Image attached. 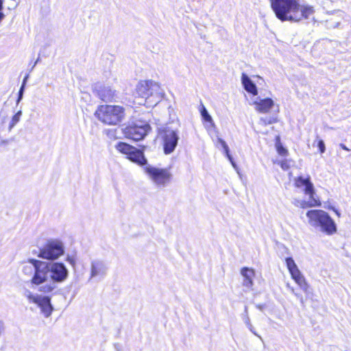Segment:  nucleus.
I'll list each match as a JSON object with an SVG mask.
<instances>
[{
  "instance_id": "39448f33",
  "label": "nucleus",
  "mask_w": 351,
  "mask_h": 351,
  "mask_svg": "<svg viewBox=\"0 0 351 351\" xmlns=\"http://www.w3.org/2000/svg\"><path fill=\"white\" fill-rule=\"evenodd\" d=\"M95 115L104 123L115 125L124 119L125 109L120 106L101 105L98 107Z\"/></svg>"
},
{
  "instance_id": "2f4dec72",
  "label": "nucleus",
  "mask_w": 351,
  "mask_h": 351,
  "mask_svg": "<svg viewBox=\"0 0 351 351\" xmlns=\"http://www.w3.org/2000/svg\"><path fill=\"white\" fill-rule=\"evenodd\" d=\"M5 330L4 323L2 321H0V336L3 332Z\"/></svg>"
},
{
  "instance_id": "e433bc0d",
  "label": "nucleus",
  "mask_w": 351,
  "mask_h": 351,
  "mask_svg": "<svg viewBox=\"0 0 351 351\" xmlns=\"http://www.w3.org/2000/svg\"><path fill=\"white\" fill-rule=\"evenodd\" d=\"M39 60H40V58H38V59L36 60V61L34 62V65H33V66H32V69H34V67L36 65V64L39 62Z\"/></svg>"
},
{
  "instance_id": "72a5a7b5",
  "label": "nucleus",
  "mask_w": 351,
  "mask_h": 351,
  "mask_svg": "<svg viewBox=\"0 0 351 351\" xmlns=\"http://www.w3.org/2000/svg\"><path fill=\"white\" fill-rule=\"evenodd\" d=\"M8 140H1L0 141V147L3 145H6L8 144Z\"/></svg>"
},
{
  "instance_id": "ddd939ff",
  "label": "nucleus",
  "mask_w": 351,
  "mask_h": 351,
  "mask_svg": "<svg viewBox=\"0 0 351 351\" xmlns=\"http://www.w3.org/2000/svg\"><path fill=\"white\" fill-rule=\"evenodd\" d=\"M109 266L107 262L101 258H93L90 263V277L88 280L94 278L99 280L104 278L108 271Z\"/></svg>"
},
{
  "instance_id": "f8f14e48",
  "label": "nucleus",
  "mask_w": 351,
  "mask_h": 351,
  "mask_svg": "<svg viewBox=\"0 0 351 351\" xmlns=\"http://www.w3.org/2000/svg\"><path fill=\"white\" fill-rule=\"evenodd\" d=\"M145 171L158 186H166L171 178V173L166 169H158L148 165L145 167Z\"/></svg>"
},
{
  "instance_id": "c756f323",
  "label": "nucleus",
  "mask_w": 351,
  "mask_h": 351,
  "mask_svg": "<svg viewBox=\"0 0 351 351\" xmlns=\"http://www.w3.org/2000/svg\"><path fill=\"white\" fill-rule=\"evenodd\" d=\"M317 147L319 149V152L323 154L325 150H326V147H325V143L324 142L323 140H319L317 143Z\"/></svg>"
},
{
  "instance_id": "4c0bfd02",
  "label": "nucleus",
  "mask_w": 351,
  "mask_h": 351,
  "mask_svg": "<svg viewBox=\"0 0 351 351\" xmlns=\"http://www.w3.org/2000/svg\"><path fill=\"white\" fill-rule=\"evenodd\" d=\"M243 313H248L247 306H245L244 312Z\"/></svg>"
},
{
  "instance_id": "20e7f679",
  "label": "nucleus",
  "mask_w": 351,
  "mask_h": 351,
  "mask_svg": "<svg viewBox=\"0 0 351 351\" xmlns=\"http://www.w3.org/2000/svg\"><path fill=\"white\" fill-rule=\"evenodd\" d=\"M50 282L40 286L38 290L48 293L56 289V284L64 282L69 278V271L64 263L58 261L49 262Z\"/></svg>"
},
{
  "instance_id": "0eeeda50",
  "label": "nucleus",
  "mask_w": 351,
  "mask_h": 351,
  "mask_svg": "<svg viewBox=\"0 0 351 351\" xmlns=\"http://www.w3.org/2000/svg\"><path fill=\"white\" fill-rule=\"evenodd\" d=\"M64 254V243L58 239H50L39 247L37 256L51 262L58 259Z\"/></svg>"
},
{
  "instance_id": "2eb2a0df",
  "label": "nucleus",
  "mask_w": 351,
  "mask_h": 351,
  "mask_svg": "<svg viewBox=\"0 0 351 351\" xmlns=\"http://www.w3.org/2000/svg\"><path fill=\"white\" fill-rule=\"evenodd\" d=\"M96 95L104 102H111L116 97V92L110 86L98 85L95 88Z\"/></svg>"
},
{
  "instance_id": "f704fd0d",
  "label": "nucleus",
  "mask_w": 351,
  "mask_h": 351,
  "mask_svg": "<svg viewBox=\"0 0 351 351\" xmlns=\"http://www.w3.org/2000/svg\"><path fill=\"white\" fill-rule=\"evenodd\" d=\"M340 147L344 150L349 151L350 149L343 143L339 145Z\"/></svg>"
},
{
  "instance_id": "412c9836",
  "label": "nucleus",
  "mask_w": 351,
  "mask_h": 351,
  "mask_svg": "<svg viewBox=\"0 0 351 351\" xmlns=\"http://www.w3.org/2000/svg\"><path fill=\"white\" fill-rule=\"evenodd\" d=\"M242 319L243 322L245 323V326L247 327V328L250 330L251 332H252L254 335L259 337L261 339H262L261 337L258 335L255 330L254 327L252 326L250 319L249 317L248 313H242L241 315Z\"/></svg>"
},
{
  "instance_id": "f03ea898",
  "label": "nucleus",
  "mask_w": 351,
  "mask_h": 351,
  "mask_svg": "<svg viewBox=\"0 0 351 351\" xmlns=\"http://www.w3.org/2000/svg\"><path fill=\"white\" fill-rule=\"evenodd\" d=\"M308 223L315 229L326 234L332 235L337 231L335 221L328 213L323 210H310L306 214Z\"/></svg>"
},
{
  "instance_id": "9d476101",
  "label": "nucleus",
  "mask_w": 351,
  "mask_h": 351,
  "mask_svg": "<svg viewBox=\"0 0 351 351\" xmlns=\"http://www.w3.org/2000/svg\"><path fill=\"white\" fill-rule=\"evenodd\" d=\"M115 147L119 152L126 155L127 158L132 162L141 166L147 165V160L141 150L123 142H119Z\"/></svg>"
},
{
  "instance_id": "cd10ccee",
  "label": "nucleus",
  "mask_w": 351,
  "mask_h": 351,
  "mask_svg": "<svg viewBox=\"0 0 351 351\" xmlns=\"http://www.w3.org/2000/svg\"><path fill=\"white\" fill-rule=\"evenodd\" d=\"M261 121L263 123V125H266L272 124V123L276 122V119L273 118V117L261 118Z\"/></svg>"
},
{
  "instance_id": "4468645a",
  "label": "nucleus",
  "mask_w": 351,
  "mask_h": 351,
  "mask_svg": "<svg viewBox=\"0 0 351 351\" xmlns=\"http://www.w3.org/2000/svg\"><path fill=\"white\" fill-rule=\"evenodd\" d=\"M286 265L292 278L300 287V288L305 292L307 291L308 285L300 271L299 270L294 260L291 257L285 258Z\"/></svg>"
},
{
  "instance_id": "9b49d317",
  "label": "nucleus",
  "mask_w": 351,
  "mask_h": 351,
  "mask_svg": "<svg viewBox=\"0 0 351 351\" xmlns=\"http://www.w3.org/2000/svg\"><path fill=\"white\" fill-rule=\"evenodd\" d=\"M149 130V125L142 121L132 123L122 129L123 132L127 138H130L135 141L144 138Z\"/></svg>"
},
{
  "instance_id": "c85d7f7f",
  "label": "nucleus",
  "mask_w": 351,
  "mask_h": 351,
  "mask_svg": "<svg viewBox=\"0 0 351 351\" xmlns=\"http://www.w3.org/2000/svg\"><path fill=\"white\" fill-rule=\"evenodd\" d=\"M24 90H25V86H21L19 89V91L18 98L16 100V104H19V103L22 100L23 97Z\"/></svg>"
},
{
  "instance_id": "6e6552de",
  "label": "nucleus",
  "mask_w": 351,
  "mask_h": 351,
  "mask_svg": "<svg viewBox=\"0 0 351 351\" xmlns=\"http://www.w3.org/2000/svg\"><path fill=\"white\" fill-rule=\"evenodd\" d=\"M159 135L163 143V149L165 154L172 153L178 145L179 140L178 131L166 125L160 129Z\"/></svg>"
},
{
  "instance_id": "5701e85b",
  "label": "nucleus",
  "mask_w": 351,
  "mask_h": 351,
  "mask_svg": "<svg viewBox=\"0 0 351 351\" xmlns=\"http://www.w3.org/2000/svg\"><path fill=\"white\" fill-rule=\"evenodd\" d=\"M200 113L203 120L210 123L212 126L215 125V123L213 121L211 116L209 114L208 110H206V107L204 105H202V107L200 108Z\"/></svg>"
},
{
  "instance_id": "a211bd4d",
  "label": "nucleus",
  "mask_w": 351,
  "mask_h": 351,
  "mask_svg": "<svg viewBox=\"0 0 351 351\" xmlns=\"http://www.w3.org/2000/svg\"><path fill=\"white\" fill-rule=\"evenodd\" d=\"M241 274L243 277V286L249 289L252 288L254 285L253 278L255 275L254 270L251 268L245 267L241 269Z\"/></svg>"
},
{
  "instance_id": "c9c22d12",
  "label": "nucleus",
  "mask_w": 351,
  "mask_h": 351,
  "mask_svg": "<svg viewBox=\"0 0 351 351\" xmlns=\"http://www.w3.org/2000/svg\"><path fill=\"white\" fill-rule=\"evenodd\" d=\"M330 208H331V209H332V210L335 211V213L337 214V215L338 217H339V216H340V213H339V212L337 210H336L334 207H331Z\"/></svg>"
},
{
  "instance_id": "aec40b11",
  "label": "nucleus",
  "mask_w": 351,
  "mask_h": 351,
  "mask_svg": "<svg viewBox=\"0 0 351 351\" xmlns=\"http://www.w3.org/2000/svg\"><path fill=\"white\" fill-rule=\"evenodd\" d=\"M217 145H220L223 147L227 158L231 162L232 166L234 167H236V164L233 161V158H232V156L229 153V147H228V145L226 144V143L225 142V141H223L221 138H217Z\"/></svg>"
},
{
  "instance_id": "f3484780",
  "label": "nucleus",
  "mask_w": 351,
  "mask_h": 351,
  "mask_svg": "<svg viewBox=\"0 0 351 351\" xmlns=\"http://www.w3.org/2000/svg\"><path fill=\"white\" fill-rule=\"evenodd\" d=\"M36 304L40 308L42 313L46 317H49L53 308L51 304V298L49 296L40 295Z\"/></svg>"
},
{
  "instance_id": "7c9ffc66",
  "label": "nucleus",
  "mask_w": 351,
  "mask_h": 351,
  "mask_svg": "<svg viewBox=\"0 0 351 351\" xmlns=\"http://www.w3.org/2000/svg\"><path fill=\"white\" fill-rule=\"evenodd\" d=\"M280 167L283 170H287L290 167L289 162L287 160H282L280 162Z\"/></svg>"
},
{
  "instance_id": "393cba45",
  "label": "nucleus",
  "mask_w": 351,
  "mask_h": 351,
  "mask_svg": "<svg viewBox=\"0 0 351 351\" xmlns=\"http://www.w3.org/2000/svg\"><path fill=\"white\" fill-rule=\"evenodd\" d=\"M22 115V111L19 110L12 118L11 122L10 123L8 130L11 131V130L14 127V125L19 121Z\"/></svg>"
},
{
  "instance_id": "423d86ee",
  "label": "nucleus",
  "mask_w": 351,
  "mask_h": 351,
  "mask_svg": "<svg viewBox=\"0 0 351 351\" xmlns=\"http://www.w3.org/2000/svg\"><path fill=\"white\" fill-rule=\"evenodd\" d=\"M295 186L297 188H304L303 191L306 195L309 196L308 201L306 202L304 200H295V205L300 206L302 208L308 207H317L321 206V202L315 195L314 186L311 181L310 176L304 178L302 176H298L295 178Z\"/></svg>"
},
{
  "instance_id": "a878e982",
  "label": "nucleus",
  "mask_w": 351,
  "mask_h": 351,
  "mask_svg": "<svg viewBox=\"0 0 351 351\" xmlns=\"http://www.w3.org/2000/svg\"><path fill=\"white\" fill-rule=\"evenodd\" d=\"M66 261L69 263L72 267L75 268L77 263L75 253L67 254L66 256Z\"/></svg>"
},
{
  "instance_id": "b1692460",
  "label": "nucleus",
  "mask_w": 351,
  "mask_h": 351,
  "mask_svg": "<svg viewBox=\"0 0 351 351\" xmlns=\"http://www.w3.org/2000/svg\"><path fill=\"white\" fill-rule=\"evenodd\" d=\"M23 295L27 298L29 302L35 303L38 302L40 295H34L29 290L25 289L23 292Z\"/></svg>"
},
{
  "instance_id": "4be33fe9",
  "label": "nucleus",
  "mask_w": 351,
  "mask_h": 351,
  "mask_svg": "<svg viewBox=\"0 0 351 351\" xmlns=\"http://www.w3.org/2000/svg\"><path fill=\"white\" fill-rule=\"evenodd\" d=\"M35 271V265L29 262V259L27 264L24 265L22 268V272L27 276L32 278Z\"/></svg>"
},
{
  "instance_id": "f257e3e1",
  "label": "nucleus",
  "mask_w": 351,
  "mask_h": 351,
  "mask_svg": "<svg viewBox=\"0 0 351 351\" xmlns=\"http://www.w3.org/2000/svg\"><path fill=\"white\" fill-rule=\"evenodd\" d=\"M276 18L281 21L299 22L315 13L313 6L300 4V0H269Z\"/></svg>"
},
{
  "instance_id": "58836bf2",
  "label": "nucleus",
  "mask_w": 351,
  "mask_h": 351,
  "mask_svg": "<svg viewBox=\"0 0 351 351\" xmlns=\"http://www.w3.org/2000/svg\"><path fill=\"white\" fill-rule=\"evenodd\" d=\"M256 307H257L258 308H259L260 310H262V308H263L262 305H259V304H258V305H256Z\"/></svg>"
},
{
  "instance_id": "473e14b6",
  "label": "nucleus",
  "mask_w": 351,
  "mask_h": 351,
  "mask_svg": "<svg viewBox=\"0 0 351 351\" xmlns=\"http://www.w3.org/2000/svg\"><path fill=\"white\" fill-rule=\"evenodd\" d=\"M29 77V74H27L23 79V83H22V85L21 86H24L25 87V84H26V82L27 81V79Z\"/></svg>"
},
{
  "instance_id": "7ed1b4c3",
  "label": "nucleus",
  "mask_w": 351,
  "mask_h": 351,
  "mask_svg": "<svg viewBox=\"0 0 351 351\" xmlns=\"http://www.w3.org/2000/svg\"><path fill=\"white\" fill-rule=\"evenodd\" d=\"M136 94L149 106L156 105L165 93L160 85L152 80L141 81L136 86Z\"/></svg>"
},
{
  "instance_id": "ea45409f",
  "label": "nucleus",
  "mask_w": 351,
  "mask_h": 351,
  "mask_svg": "<svg viewBox=\"0 0 351 351\" xmlns=\"http://www.w3.org/2000/svg\"><path fill=\"white\" fill-rule=\"evenodd\" d=\"M138 103H139V104H143V101H139Z\"/></svg>"
},
{
  "instance_id": "1a4fd4ad",
  "label": "nucleus",
  "mask_w": 351,
  "mask_h": 351,
  "mask_svg": "<svg viewBox=\"0 0 351 351\" xmlns=\"http://www.w3.org/2000/svg\"><path fill=\"white\" fill-rule=\"evenodd\" d=\"M29 262L35 265V271L31 278V283L40 286L50 280L49 262L29 258Z\"/></svg>"
},
{
  "instance_id": "dca6fc26",
  "label": "nucleus",
  "mask_w": 351,
  "mask_h": 351,
  "mask_svg": "<svg viewBox=\"0 0 351 351\" xmlns=\"http://www.w3.org/2000/svg\"><path fill=\"white\" fill-rule=\"evenodd\" d=\"M254 105H255V109L258 112L261 113H267L269 112V110L273 108L274 106V102L270 98H257V99L254 101Z\"/></svg>"
},
{
  "instance_id": "bb28decb",
  "label": "nucleus",
  "mask_w": 351,
  "mask_h": 351,
  "mask_svg": "<svg viewBox=\"0 0 351 351\" xmlns=\"http://www.w3.org/2000/svg\"><path fill=\"white\" fill-rule=\"evenodd\" d=\"M278 142L276 143V149L278 154L281 156H285L287 154V150L280 143V137H277Z\"/></svg>"
},
{
  "instance_id": "6ab92c4d",
  "label": "nucleus",
  "mask_w": 351,
  "mask_h": 351,
  "mask_svg": "<svg viewBox=\"0 0 351 351\" xmlns=\"http://www.w3.org/2000/svg\"><path fill=\"white\" fill-rule=\"evenodd\" d=\"M241 82L244 89L247 93H251L253 95H258V90L256 84L245 73H243L241 75Z\"/></svg>"
}]
</instances>
